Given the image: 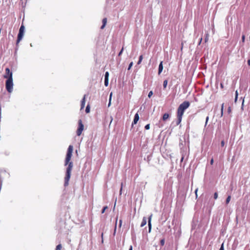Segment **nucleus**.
Returning <instances> with one entry per match:
<instances>
[{
    "label": "nucleus",
    "instance_id": "nucleus-39",
    "mask_svg": "<svg viewBox=\"0 0 250 250\" xmlns=\"http://www.w3.org/2000/svg\"><path fill=\"white\" fill-rule=\"evenodd\" d=\"M220 86L222 89L224 88V85H223V83H221Z\"/></svg>",
    "mask_w": 250,
    "mask_h": 250
},
{
    "label": "nucleus",
    "instance_id": "nucleus-3",
    "mask_svg": "<svg viewBox=\"0 0 250 250\" xmlns=\"http://www.w3.org/2000/svg\"><path fill=\"white\" fill-rule=\"evenodd\" d=\"M6 89L9 93H11L13 91V79H7L5 83Z\"/></svg>",
    "mask_w": 250,
    "mask_h": 250
},
{
    "label": "nucleus",
    "instance_id": "nucleus-12",
    "mask_svg": "<svg viewBox=\"0 0 250 250\" xmlns=\"http://www.w3.org/2000/svg\"><path fill=\"white\" fill-rule=\"evenodd\" d=\"M169 118V114L168 113H165L163 117H162V120L164 121H166L167 120L168 118Z\"/></svg>",
    "mask_w": 250,
    "mask_h": 250
},
{
    "label": "nucleus",
    "instance_id": "nucleus-35",
    "mask_svg": "<svg viewBox=\"0 0 250 250\" xmlns=\"http://www.w3.org/2000/svg\"><path fill=\"white\" fill-rule=\"evenodd\" d=\"M111 96H112V93H110V95L109 103L108 104V106H109V105L110 104V101H111Z\"/></svg>",
    "mask_w": 250,
    "mask_h": 250
},
{
    "label": "nucleus",
    "instance_id": "nucleus-22",
    "mask_svg": "<svg viewBox=\"0 0 250 250\" xmlns=\"http://www.w3.org/2000/svg\"><path fill=\"white\" fill-rule=\"evenodd\" d=\"M224 104H223L221 106V116L223 115V109H224Z\"/></svg>",
    "mask_w": 250,
    "mask_h": 250
},
{
    "label": "nucleus",
    "instance_id": "nucleus-26",
    "mask_svg": "<svg viewBox=\"0 0 250 250\" xmlns=\"http://www.w3.org/2000/svg\"><path fill=\"white\" fill-rule=\"evenodd\" d=\"M228 114H230L231 112V107L230 106H229L228 108V111H227Z\"/></svg>",
    "mask_w": 250,
    "mask_h": 250
},
{
    "label": "nucleus",
    "instance_id": "nucleus-8",
    "mask_svg": "<svg viewBox=\"0 0 250 250\" xmlns=\"http://www.w3.org/2000/svg\"><path fill=\"white\" fill-rule=\"evenodd\" d=\"M139 119V116L138 113H137L135 114V115L134 116L133 122L132 123V125L133 124H134V125L136 124L137 123Z\"/></svg>",
    "mask_w": 250,
    "mask_h": 250
},
{
    "label": "nucleus",
    "instance_id": "nucleus-13",
    "mask_svg": "<svg viewBox=\"0 0 250 250\" xmlns=\"http://www.w3.org/2000/svg\"><path fill=\"white\" fill-rule=\"evenodd\" d=\"M146 224V217H144L143 219V220L142 221L141 227H143L145 226Z\"/></svg>",
    "mask_w": 250,
    "mask_h": 250
},
{
    "label": "nucleus",
    "instance_id": "nucleus-17",
    "mask_svg": "<svg viewBox=\"0 0 250 250\" xmlns=\"http://www.w3.org/2000/svg\"><path fill=\"white\" fill-rule=\"evenodd\" d=\"M62 246L61 244H59L56 246L55 250H62Z\"/></svg>",
    "mask_w": 250,
    "mask_h": 250
},
{
    "label": "nucleus",
    "instance_id": "nucleus-20",
    "mask_svg": "<svg viewBox=\"0 0 250 250\" xmlns=\"http://www.w3.org/2000/svg\"><path fill=\"white\" fill-rule=\"evenodd\" d=\"M109 77V73L108 72H106L104 75V79L108 80Z\"/></svg>",
    "mask_w": 250,
    "mask_h": 250
},
{
    "label": "nucleus",
    "instance_id": "nucleus-30",
    "mask_svg": "<svg viewBox=\"0 0 250 250\" xmlns=\"http://www.w3.org/2000/svg\"><path fill=\"white\" fill-rule=\"evenodd\" d=\"M153 95V92L152 91H150L149 93H148V97L149 98H150L152 95Z\"/></svg>",
    "mask_w": 250,
    "mask_h": 250
},
{
    "label": "nucleus",
    "instance_id": "nucleus-36",
    "mask_svg": "<svg viewBox=\"0 0 250 250\" xmlns=\"http://www.w3.org/2000/svg\"><path fill=\"white\" fill-rule=\"evenodd\" d=\"M213 162H214L213 159V158H212V159H211V160H210V164H211V165H213Z\"/></svg>",
    "mask_w": 250,
    "mask_h": 250
},
{
    "label": "nucleus",
    "instance_id": "nucleus-7",
    "mask_svg": "<svg viewBox=\"0 0 250 250\" xmlns=\"http://www.w3.org/2000/svg\"><path fill=\"white\" fill-rule=\"evenodd\" d=\"M152 216H153V215H152V214H151L148 217V232H151V222Z\"/></svg>",
    "mask_w": 250,
    "mask_h": 250
},
{
    "label": "nucleus",
    "instance_id": "nucleus-2",
    "mask_svg": "<svg viewBox=\"0 0 250 250\" xmlns=\"http://www.w3.org/2000/svg\"><path fill=\"white\" fill-rule=\"evenodd\" d=\"M189 105L190 103L189 102L185 101L179 106L177 111V125H179L181 123L184 112L185 110L189 106Z\"/></svg>",
    "mask_w": 250,
    "mask_h": 250
},
{
    "label": "nucleus",
    "instance_id": "nucleus-25",
    "mask_svg": "<svg viewBox=\"0 0 250 250\" xmlns=\"http://www.w3.org/2000/svg\"><path fill=\"white\" fill-rule=\"evenodd\" d=\"M107 208V206L104 207L102 210V213H104Z\"/></svg>",
    "mask_w": 250,
    "mask_h": 250
},
{
    "label": "nucleus",
    "instance_id": "nucleus-27",
    "mask_svg": "<svg viewBox=\"0 0 250 250\" xmlns=\"http://www.w3.org/2000/svg\"><path fill=\"white\" fill-rule=\"evenodd\" d=\"M145 128L146 130L149 129L150 128V125L147 124V125H146V126H145Z\"/></svg>",
    "mask_w": 250,
    "mask_h": 250
},
{
    "label": "nucleus",
    "instance_id": "nucleus-10",
    "mask_svg": "<svg viewBox=\"0 0 250 250\" xmlns=\"http://www.w3.org/2000/svg\"><path fill=\"white\" fill-rule=\"evenodd\" d=\"M103 25L101 27V29H103L104 27L106 25V22H107V19L106 18H104L102 20Z\"/></svg>",
    "mask_w": 250,
    "mask_h": 250
},
{
    "label": "nucleus",
    "instance_id": "nucleus-38",
    "mask_svg": "<svg viewBox=\"0 0 250 250\" xmlns=\"http://www.w3.org/2000/svg\"><path fill=\"white\" fill-rule=\"evenodd\" d=\"M122 187H123V183H122V184H121V188L120 191V194H121V192L122 190V188H123Z\"/></svg>",
    "mask_w": 250,
    "mask_h": 250
},
{
    "label": "nucleus",
    "instance_id": "nucleus-5",
    "mask_svg": "<svg viewBox=\"0 0 250 250\" xmlns=\"http://www.w3.org/2000/svg\"><path fill=\"white\" fill-rule=\"evenodd\" d=\"M84 129V125L83 124L82 120H79L78 121V128L77 130L76 133L78 136H80Z\"/></svg>",
    "mask_w": 250,
    "mask_h": 250
},
{
    "label": "nucleus",
    "instance_id": "nucleus-11",
    "mask_svg": "<svg viewBox=\"0 0 250 250\" xmlns=\"http://www.w3.org/2000/svg\"><path fill=\"white\" fill-rule=\"evenodd\" d=\"M163 69V62H161L159 65L158 74H160Z\"/></svg>",
    "mask_w": 250,
    "mask_h": 250
},
{
    "label": "nucleus",
    "instance_id": "nucleus-1",
    "mask_svg": "<svg viewBox=\"0 0 250 250\" xmlns=\"http://www.w3.org/2000/svg\"><path fill=\"white\" fill-rule=\"evenodd\" d=\"M73 150V146L70 145L67 149V153L65 159V166L68 165L66 170V174L64 178V186L66 187L68 185V182L70 178L71 173L73 168V163L70 162L72 152Z\"/></svg>",
    "mask_w": 250,
    "mask_h": 250
},
{
    "label": "nucleus",
    "instance_id": "nucleus-9",
    "mask_svg": "<svg viewBox=\"0 0 250 250\" xmlns=\"http://www.w3.org/2000/svg\"><path fill=\"white\" fill-rule=\"evenodd\" d=\"M85 98H86V95H84L82 101H81V109H83L85 106Z\"/></svg>",
    "mask_w": 250,
    "mask_h": 250
},
{
    "label": "nucleus",
    "instance_id": "nucleus-18",
    "mask_svg": "<svg viewBox=\"0 0 250 250\" xmlns=\"http://www.w3.org/2000/svg\"><path fill=\"white\" fill-rule=\"evenodd\" d=\"M167 80H165L163 82L164 88H166L167 87Z\"/></svg>",
    "mask_w": 250,
    "mask_h": 250
},
{
    "label": "nucleus",
    "instance_id": "nucleus-23",
    "mask_svg": "<svg viewBox=\"0 0 250 250\" xmlns=\"http://www.w3.org/2000/svg\"><path fill=\"white\" fill-rule=\"evenodd\" d=\"M164 244H165V239H163L160 241V245L163 246L164 245Z\"/></svg>",
    "mask_w": 250,
    "mask_h": 250
},
{
    "label": "nucleus",
    "instance_id": "nucleus-29",
    "mask_svg": "<svg viewBox=\"0 0 250 250\" xmlns=\"http://www.w3.org/2000/svg\"><path fill=\"white\" fill-rule=\"evenodd\" d=\"M245 41V36L244 35H243L242 36V42H244Z\"/></svg>",
    "mask_w": 250,
    "mask_h": 250
},
{
    "label": "nucleus",
    "instance_id": "nucleus-34",
    "mask_svg": "<svg viewBox=\"0 0 250 250\" xmlns=\"http://www.w3.org/2000/svg\"><path fill=\"white\" fill-rule=\"evenodd\" d=\"M221 146L223 147L225 145V142L224 141H221Z\"/></svg>",
    "mask_w": 250,
    "mask_h": 250
},
{
    "label": "nucleus",
    "instance_id": "nucleus-33",
    "mask_svg": "<svg viewBox=\"0 0 250 250\" xmlns=\"http://www.w3.org/2000/svg\"><path fill=\"white\" fill-rule=\"evenodd\" d=\"M224 250V243H222L221 246V248H220V250Z\"/></svg>",
    "mask_w": 250,
    "mask_h": 250
},
{
    "label": "nucleus",
    "instance_id": "nucleus-14",
    "mask_svg": "<svg viewBox=\"0 0 250 250\" xmlns=\"http://www.w3.org/2000/svg\"><path fill=\"white\" fill-rule=\"evenodd\" d=\"M143 55H141V56H140V57H139V61H138V62H137V64H140L141 63V62H142V60H143Z\"/></svg>",
    "mask_w": 250,
    "mask_h": 250
},
{
    "label": "nucleus",
    "instance_id": "nucleus-19",
    "mask_svg": "<svg viewBox=\"0 0 250 250\" xmlns=\"http://www.w3.org/2000/svg\"><path fill=\"white\" fill-rule=\"evenodd\" d=\"M85 112L86 113H88L90 112V105L88 104L86 106V109H85Z\"/></svg>",
    "mask_w": 250,
    "mask_h": 250
},
{
    "label": "nucleus",
    "instance_id": "nucleus-42",
    "mask_svg": "<svg viewBox=\"0 0 250 250\" xmlns=\"http://www.w3.org/2000/svg\"><path fill=\"white\" fill-rule=\"evenodd\" d=\"M248 64L249 65H250V60H249L248 61Z\"/></svg>",
    "mask_w": 250,
    "mask_h": 250
},
{
    "label": "nucleus",
    "instance_id": "nucleus-40",
    "mask_svg": "<svg viewBox=\"0 0 250 250\" xmlns=\"http://www.w3.org/2000/svg\"><path fill=\"white\" fill-rule=\"evenodd\" d=\"M122 221L121 220H120V227H121V225H122Z\"/></svg>",
    "mask_w": 250,
    "mask_h": 250
},
{
    "label": "nucleus",
    "instance_id": "nucleus-43",
    "mask_svg": "<svg viewBox=\"0 0 250 250\" xmlns=\"http://www.w3.org/2000/svg\"><path fill=\"white\" fill-rule=\"evenodd\" d=\"M103 233H102V235H101V236H102V242H103Z\"/></svg>",
    "mask_w": 250,
    "mask_h": 250
},
{
    "label": "nucleus",
    "instance_id": "nucleus-41",
    "mask_svg": "<svg viewBox=\"0 0 250 250\" xmlns=\"http://www.w3.org/2000/svg\"><path fill=\"white\" fill-rule=\"evenodd\" d=\"M208 117H207L206 118V124H207V122H208Z\"/></svg>",
    "mask_w": 250,
    "mask_h": 250
},
{
    "label": "nucleus",
    "instance_id": "nucleus-6",
    "mask_svg": "<svg viewBox=\"0 0 250 250\" xmlns=\"http://www.w3.org/2000/svg\"><path fill=\"white\" fill-rule=\"evenodd\" d=\"M12 75V72L10 71V69L9 68H6L5 69V73L3 75V77L7 79H13Z\"/></svg>",
    "mask_w": 250,
    "mask_h": 250
},
{
    "label": "nucleus",
    "instance_id": "nucleus-32",
    "mask_svg": "<svg viewBox=\"0 0 250 250\" xmlns=\"http://www.w3.org/2000/svg\"><path fill=\"white\" fill-rule=\"evenodd\" d=\"M123 50H124V47L122 48V49H121V50L120 51V52H119L118 55L120 56L122 55V53H123Z\"/></svg>",
    "mask_w": 250,
    "mask_h": 250
},
{
    "label": "nucleus",
    "instance_id": "nucleus-28",
    "mask_svg": "<svg viewBox=\"0 0 250 250\" xmlns=\"http://www.w3.org/2000/svg\"><path fill=\"white\" fill-rule=\"evenodd\" d=\"M133 62H131L129 64V66H128V70H129L130 69V68H131V67L133 65Z\"/></svg>",
    "mask_w": 250,
    "mask_h": 250
},
{
    "label": "nucleus",
    "instance_id": "nucleus-16",
    "mask_svg": "<svg viewBox=\"0 0 250 250\" xmlns=\"http://www.w3.org/2000/svg\"><path fill=\"white\" fill-rule=\"evenodd\" d=\"M235 100H234V102L235 103H236L237 101V99H238V91L237 90H236L235 91Z\"/></svg>",
    "mask_w": 250,
    "mask_h": 250
},
{
    "label": "nucleus",
    "instance_id": "nucleus-46",
    "mask_svg": "<svg viewBox=\"0 0 250 250\" xmlns=\"http://www.w3.org/2000/svg\"><path fill=\"white\" fill-rule=\"evenodd\" d=\"M244 102V100H243V103H242V105L243 104Z\"/></svg>",
    "mask_w": 250,
    "mask_h": 250
},
{
    "label": "nucleus",
    "instance_id": "nucleus-31",
    "mask_svg": "<svg viewBox=\"0 0 250 250\" xmlns=\"http://www.w3.org/2000/svg\"><path fill=\"white\" fill-rule=\"evenodd\" d=\"M218 198V193L217 192H215L214 194V198L216 199Z\"/></svg>",
    "mask_w": 250,
    "mask_h": 250
},
{
    "label": "nucleus",
    "instance_id": "nucleus-15",
    "mask_svg": "<svg viewBox=\"0 0 250 250\" xmlns=\"http://www.w3.org/2000/svg\"><path fill=\"white\" fill-rule=\"evenodd\" d=\"M230 199H231V196L230 195L228 196L226 200V204H228L229 203Z\"/></svg>",
    "mask_w": 250,
    "mask_h": 250
},
{
    "label": "nucleus",
    "instance_id": "nucleus-24",
    "mask_svg": "<svg viewBox=\"0 0 250 250\" xmlns=\"http://www.w3.org/2000/svg\"><path fill=\"white\" fill-rule=\"evenodd\" d=\"M108 84V80L104 79V85L105 86H107Z\"/></svg>",
    "mask_w": 250,
    "mask_h": 250
},
{
    "label": "nucleus",
    "instance_id": "nucleus-45",
    "mask_svg": "<svg viewBox=\"0 0 250 250\" xmlns=\"http://www.w3.org/2000/svg\"><path fill=\"white\" fill-rule=\"evenodd\" d=\"M129 250H132V246H130Z\"/></svg>",
    "mask_w": 250,
    "mask_h": 250
},
{
    "label": "nucleus",
    "instance_id": "nucleus-21",
    "mask_svg": "<svg viewBox=\"0 0 250 250\" xmlns=\"http://www.w3.org/2000/svg\"><path fill=\"white\" fill-rule=\"evenodd\" d=\"M208 36H209V34L208 33H207L206 35L205 39V42H207L208 41Z\"/></svg>",
    "mask_w": 250,
    "mask_h": 250
},
{
    "label": "nucleus",
    "instance_id": "nucleus-44",
    "mask_svg": "<svg viewBox=\"0 0 250 250\" xmlns=\"http://www.w3.org/2000/svg\"><path fill=\"white\" fill-rule=\"evenodd\" d=\"M197 190H198V189H196L195 190V194H196V196H197Z\"/></svg>",
    "mask_w": 250,
    "mask_h": 250
},
{
    "label": "nucleus",
    "instance_id": "nucleus-37",
    "mask_svg": "<svg viewBox=\"0 0 250 250\" xmlns=\"http://www.w3.org/2000/svg\"><path fill=\"white\" fill-rule=\"evenodd\" d=\"M202 38H201L200 39V41H199L198 45H200L202 42Z\"/></svg>",
    "mask_w": 250,
    "mask_h": 250
},
{
    "label": "nucleus",
    "instance_id": "nucleus-4",
    "mask_svg": "<svg viewBox=\"0 0 250 250\" xmlns=\"http://www.w3.org/2000/svg\"><path fill=\"white\" fill-rule=\"evenodd\" d=\"M24 26L23 25H21V26L20 27V28L19 30V32L18 35V38H17V43H16L17 44H18L20 42L21 40V39H22V37H23V34H24Z\"/></svg>",
    "mask_w": 250,
    "mask_h": 250
}]
</instances>
